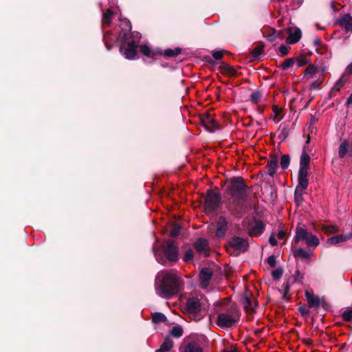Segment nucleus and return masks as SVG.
I'll use <instances>...</instances> for the list:
<instances>
[{"mask_svg": "<svg viewBox=\"0 0 352 352\" xmlns=\"http://www.w3.org/2000/svg\"><path fill=\"white\" fill-rule=\"evenodd\" d=\"M113 12L111 9H108L107 12L103 14L102 22L103 23H106L109 25L111 21V18L113 16Z\"/></svg>", "mask_w": 352, "mask_h": 352, "instance_id": "nucleus-36", "label": "nucleus"}, {"mask_svg": "<svg viewBox=\"0 0 352 352\" xmlns=\"http://www.w3.org/2000/svg\"><path fill=\"white\" fill-rule=\"evenodd\" d=\"M322 231L326 234L336 233L339 231V228L336 225H323L322 226Z\"/></svg>", "mask_w": 352, "mask_h": 352, "instance_id": "nucleus-30", "label": "nucleus"}, {"mask_svg": "<svg viewBox=\"0 0 352 352\" xmlns=\"http://www.w3.org/2000/svg\"><path fill=\"white\" fill-rule=\"evenodd\" d=\"M201 304L197 296L190 297L186 304L185 312L192 320L199 321L203 318Z\"/></svg>", "mask_w": 352, "mask_h": 352, "instance_id": "nucleus-5", "label": "nucleus"}, {"mask_svg": "<svg viewBox=\"0 0 352 352\" xmlns=\"http://www.w3.org/2000/svg\"><path fill=\"white\" fill-rule=\"evenodd\" d=\"M308 246L316 247L319 245V239L312 234H309L305 240Z\"/></svg>", "mask_w": 352, "mask_h": 352, "instance_id": "nucleus-29", "label": "nucleus"}, {"mask_svg": "<svg viewBox=\"0 0 352 352\" xmlns=\"http://www.w3.org/2000/svg\"><path fill=\"white\" fill-rule=\"evenodd\" d=\"M200 121L204 127L210 132L220 129V125L212 113H204L200 116Z\"/></svg>", "mask_w": 352, "mask_h": 352, "instance_id": "nucleus-7", "label": "nucleus"}, {"mask_svg": "<svg viewBox=\"0 0 352 352\" xmlns=\"http://www.w3.org/2000/svg\"><path fill=\"white\" fill-rule=\"evenodd\" d=\"M267 263L270 267H274L276 265V257L274 255L269 256Z\"/></svg>", "mask_w": 352, "mask_h": 352, "instance_id": "nucleus-51", "label": "nucleus"}, {"mask_svg": "<svg viewBox=\"0 0 352 352\" xmlns=\"http://www.w3.org/2000/svg\"><path fill=\"white\" fill-rule=\"evenodd\" d=\"M184 352H203V350L197 342L192 341L185 345Z\"/></svg>", "mask_w": 352, "mask_h": 352, "instance_id": "nucleus-24", "label": "nucleus"}, {"mask_svg": "<svg viewBox=\"0 0 352 352\" xmlns=\"http://www.w3.org/2000/svg\"><path fill=\"white\" fill-rule=\"evenodd\" d=\"M106 46L107 47L108 50H111V45H110L109 44H108L107 43H106Z\"/></svg>", "mask_w": 352, "mask_h": 352, "instance_id": "nucleus-61", "label": "nucleus"}, {"mask_svg": "<svg viewBox=\"0 0 352 352\" xmlns=\"http://www.w3.org/2000/svg\"><path fill=\"white\" fill-rule=\"evenodd\" d=\"M310 163V157L307 153L304 151L301 156L300 160V172H308L309 166Z\"/></svg>", "mask_w": 352, "mask_h": 352, "instance_id": "nucleus-20", "label": "nucleus"}, {"mask_svg": "<svg viewBox=\"0 0 352 352\" xmlns=\"http://www.w3.org/2000/svg\"><path fill=\"white\" fill-rule=\"evenodd\" d=\"M305 297L309 307L318 309L320 307H324L327 305L324 298L315 296L309 291L305 292Z\"/></svg>", "mask_w": 352, "mask_h": 352, "instance_id": "nucleus-9", "label": "nucleus"}, {"mask_svg": "<svg viewBox=\"0 0 352 352\" xmlns=\"http://www.w3.org/2000/svg\"><path fill=\"white\" fill-rule=\"evenodd\" d=\"M349 147V142L346 140H344L339 146L338 150V155L340 158H343L347 151Z\"/></svg>", "mask_w": 352, "mask_h": 352, "instance_id": "nucleus-33", "label": "nucleus"}, {"mask_svg": "<svg viewBox=\"0 0 352 352\" xmlns=\"http://www.w3.org/2000/svg\"><path fill=\"white\" fill-rule=\"evenodd\" d=\"M344 81L342 79L338 80L334 85V86L332 88L333 91H339L340 89L344 86Z\"/></svg>", "mask_w": 352, "mask_h": 352, "instance_id": "nucleus-43", "label": "nucleus"}, {"mask_svg": "<svg viewBox=\"0 0 352 352\" xmlns=\"http://www.w3.org/2000/svg\"><path fill=\"white\" fill-rule=\"evenodd\" d=\"M352 237V233L349 232L347 234H338L327 239V242L330 245H337L338 243L345 242Z\"/></svg>", "mask_w": 352, "mask_h": 352, "instance_id": "nucleus-16", "label": "nucleus"}, {"mask_svg": "<svg viewBox=\"0 0 352 352\" xmlns=\"http://www.w3.org/2000/svg\"><path fill=\"white\" fill-rule=\"evenodd\" d=\"M318 72V69L317 67L310 65L304 72V78L307 80H309L313 78V76Z\"/></svg>", "mask_w": 352, "mask_h": 352, "instance_id": "nucleus-28", "label": "nucleus"}, {"mask_svg": "<svg viewBox=\"0 0 352 352\" xmlns=\"http://www.w3.org/2000/svg\"><path fill=\"white\" fill-rule=\"evenodd\" d=\"M261 97V95L259 92H258V91L254 92L251 94V101L254 104H256L259 102Z\"/></svg>", "mask_w": 352, "mask_h": 352, "instance_id": "nucleus-45", "label": "nucleus"}, {"mask_svg": "<svg viewBox=\"0 0 352 352\" xmlns=\"http://www.w3.org/2000/svg\"><path fill=\"white\" fill-rule=\"evenodd\" d=\"M221 197L217 192L210 190L205 198L204 208L207 212H212L217 210L219 205Z\"/></svg>", "mask_w": 352, "mask_h": 352, "instance_id": "nucleus-6", "label": "nucleus"}, {"mask_svg": "<svg viewBox=\"0 0 352 352\" xmlns=\"http://www.w3.org/2000/svg\"><path fill=\"white\" fill-rule=\"evenodd\" d=\"M310 233L302 227H298L296 230V236L294 237V242L298 243L300 240H305Z\"/></svg>", "mask_w": 352, "mask_h": 352, "instance_id": "nucleus-22", "label": "nucleus"}, {"mask_svg": "<svg viewBox=\"0 0 352 352\" xmlns=\"http://www.w3.org/2000/svg\"><path fill=\"white\" fill-rule=\"evenodd\" d=\"M180 232V227L177 224H174L173 229L170 231V236L175 237L179 235Z\"/></svg>", "mask_w": 352, "mask_h": 352, "instance_id": "nucleus-46", "label": "nucleus"}, {"mask_svg": "<svg viewBox=\"0 0 352 352\" xmlns=\"http://www.w3.org/2000/svg\"><path fill=\"white\" fill-rule=\"evenodd\" d=\"M246 188L247 186L245 184L242 177H233L230 179L227 192L234 200L238 201H244L246 197Z\"/></svg>", "mask_w": 352, "mask_h": 352, "instance_id": "nucleus-4", "label": "nucleus"}, {"mask_svg": "<svg viewBox=\"0 0 352 352\" xmlns=\"http://www.w3.org/2000/svg\"><path fill=\"white\" fill-rule=\"evenodd\" d=\"M197 251L205 256L209 255V245L206 240L199 238L195 243Z\"/></svg>", "mask_w": 352, "mask_h": 352, "instance_id": "nucleus-15", "label": "nucleus"}, {"mask_svg": "<svg viewBox=\"0 0 352 352\" xmlns=\"http://www.w3.org/2000/svg\"><path fill=\"white\" fill-rule=\"evenodd\" d=\"M294 256L306 259V258H309V254L307 251H305L302 249H298L295 252Z\"/></svg>", "mask_w": 352, "mask_h": 352, "instance_id": "nucleus-39", "label": "nucleus"}, {"mask_svg": "<svg viewBox=\"0 0 352 352\" xmlns=\"http://www.w3.org/2000/svg\"><path fill=\"white\" fill-rule=\"evenodd\" d=\"M331 8L334 11H337V8L335 7V5L333 3H331Z\"/></svg>", "mask_w": 352, "mask_h": 352, "instance_id": "nucleus-60", "label": "nucleus"}, {"mask_svg": "<svg viewBox=\"0 0 352 352\" xmlns=\"http://www.w3.org/2000/svg\"><path fill=\"white\" fill-rule=\"evenodd\" d=\"M296 62L298 67H302L307 65L309 63V59L303 56H300L296 58Z\"/></svg>", "mask_w": 352, "mask_h": 352, "instance_id": "nucleus-42", "label": "nucleus"}, {"mask_svg": "<svg viewBox=\"0 0 352 352\" xmlns=\"http://www.w3.org/2000/svg\"><path fill=\"white\" fill-rule=\"evenodd\" d=\"M244 309L247 313L251 314L254 311L257 307V301L254 296H245L243 300Z\"/></svg>", "mask_w": 352, "mask_h": 352, "instance_id": "nucleus-17", "label": "nucleus"}, {"mask_svg": "<svg viewBox=\"0 0 352 352\" xmlns=\"http://www.w3.org/2000/svg\"><path fill=\"white\" fill-rule=\"evenodd\" d=\"M290 163V157L289 155H283L280 159V166L283 169L288 168Z\"/></svg>", "mask_w": 352, "mask_h": 352, "instance_id": "nucleus-37", "label": "nucleus"}, {"mask_svg": "<svg viewBox=\"0 0 352 352\" xmlns=\"http://www.w3.org/2000/svg\"><path fill=\"white\" fill-rule=\"evenodd\" d=\"M155 255L156 258L157 259V261H158L160 263H162V264H164V263H165V260H164V259H163L162 258H160L159 257V255H158V254H157V252H155Z\"/></svg>", "mask_w": 352, "mask_h": 352, "instance_id": "nucleus-58", "label": "nucleus"}, {"mask_svg": "<svg viewBox=\"0 0 352 352\" xmlns=\"http://www.w3.org/2000/svg\"><path fill=\"white\" fill-rule=\"evenodd\" d=\"M346 73L348 74H352V62L347 66Z\"/></svg>", "mask_w": 352, "mask_h": 352, "instance_id": "nucleus-56", "label": "nucleus"}, {"mask_svg": "<svg viewBox=\"0 0 352 352\" xmlns=\"http://www.w3.org/2000/svg\"><path fill=\"white\" fill-rule=\"evenodd\" d=\"M227 230V222L224 217H219L217 221V228L216 235L219 238H223L225 236L226 231Z\"/></svg>", "mask_w": 352, "mask_h": 352, "instance_id": "nucleus-19", "label": "nucleus"}, {"mask_svg": "<svg viewBox=\"0 0 352 352\" xmlns=\"http://www.w3.org/2000/svg\"><path fill=\"white\" fill-rule=\"evenodd\" d=\"M264 228L265 225L262 221L254 219L248 224V234L250 236H258L263 232Z\"/></svg>", "mask_w": 352, "mask_h": 352, "instance_id": "nucleus-10", "label": "nucleus"}, {"mask_svg": "<svg viewBox=\"0 0 352 352\" xmlns=\"http://www.w3.org/2000/svg\"><path fill=\"white\" fill-rule=\"evenodd\" d=\"M280 32H274L273 34L270 36V41H274L276 38L280 37Z\"/></svg>", "mask_w": 352, "mask_h": 352, "instance_id": "nucleus-52", "label": "nucleus"}, {"mask_svg": "<svg viewBox=\"0 0 352 352\" xmlns=\"http://www.w3.org/2000/svg\"><path fill=\"white\" fill-rule=\"evenodd\" d=\"M117 40L124 43L120 47V52L129 60L137 58V47L141 38V34L138 32H131V25L126 19H120V24L115 28Z\"/></svg>", "mask_w": 352, "mask_h": 352, "instance_id": "nucleus-1", "label": "nucleus"}, {"mask_svg": "<svg viewBox=\"0 0 352 352\" xmlns=\"http://www.w3.org/2000/svg\"><path fill=\"white\" fill-rule=\"evenodd\" d=\"M215 313L218 315L217 324L221 328H230L240 319L238 308L228 299H224L215 305Z\"/></svg>", "mask_w": 352, "mask_h": 352, "instance_id": "nucleus-3", "label": "nucleus"}, {"mask_svg": "<svg viewBox=\"0 0 352 352\" xmlns=\"http://www.w3.org/2000/svg\"><path fill=\"white\" fill-rule=\"evenodd\" d=\"M193 257H194V253H193L192 250H188L185 253L183 259L185 262H189L192 260Z\"/></svg>", "mask_w": 352, "mask_h": 352, "instance_id": "nucleus-44", "label": "nucleus"}, {"mask_svg": "<svg viewBox=\"0 0 352 352\" xmlns=\"http://www.w3.org/2000/svg\"><path fill=\"white\" fill-rule=\"evenodd\" d=\"M173 346V342L170 338H166L160 348L156 352H168Z\"/></svg>", "mask_w": 352, "mask_h": 352, "instance_id": "nucleus-26", "label": "nucleus"}, {"mask_svg": "<svg viewBox=\"0 0 352 352\" xmlns=\"http://www.w3.org/2000/svg\"><path fill=\"white\" fill-rule=\"evenodd\" d=\"M303 342L306 345H311L313 342L312 340L309 338L303 339Z\"/></svg>", "mask_w": 352, "mask_h": 352, "instance_id": "nucleus-57", "label": "nucleus"}, {"mask_svg": "<svg viewBox=\"0 0 352 352\" xmlns=\"http://www.w3.org/2000/svg\"><path fill=\"white\" fill-rule=\"evenodd\" d=\"M308 172H300L298 175V185L295 190V195L299 194L301 195L303 192L307 188L309 182L307 179Z\"/></svg>", "mask_w": 352, "mask_h": 352, "instance_id": "nucleus-11", "label": "nucleus"}, {"mask_svg": "<svg viewBox=\"0 0 352 352\" xmlns=\"http://www.w3.org/2000/svg\"><path fill=\"white\" fill-rule=\"evenodd\" d=\"M323 82V78H318L316 80L314 81L310 85V88L311 89H316Z\"/></svg>", "mask_w": 352, "mask_h": 352, "instance_id": "nucleus-47", "label": "nucleus"}, {"mask_svg": "<svg viewBox=\"0 0 352 352\" xmlns=\"http://www.w3.org/2000/svg\"><path fill=\"white\" fill-rule=\"evenodd\" d=\"M340 25L347 31L352 30V16L347 14L341 16L339 19Z\"/></svg>", "mask_w": 352, "mask_h": 352, "instance_id": "nucleus-21", "label": "nucleus"}, {"mask_svg": "<svg viewBox=\"0 0 352 352\" xmlns=\"http://www.w3.org/2000/svg\"><path fill=\"white\" fill-rule=\"evenodd\" d=\"M272 111H273V115L272 116L271 119L274 122H280L283 118V116H280V114L282 112V109L278 107L277 105H273Z\"/></svg>", "mask_w": 352, "mask_h": 352, "instance_id": "nucleus-27", "label": "nucleus"}, {"mask_svg": "<svg viewBox=\"0 0 352 352\" xmlns=\"http://www.w3.org/2000/svg\"><path fill=\"white\" fill-rule=\"evenodd\" d=\"M269 242L272 245V246H274L277 244V241H276V238L272 235L270 239H269Z\"/></svg>", "mask_w": 352, "mask_h": 352, "instance_id": "nucleus-53", "label": "nucleus"}, {"mask_svg": "<svg viewBox=\"0 0 352 352\" xmlns=\"http://www.w3.org/2000/svg\"><path fill=\"white\" fill-rule=\"evenodd\" d=\"M157 280L160 282L156 288L158 295L164 298H170L181 289L182 281L173 272L162 271L158 273Z\"/></svg>", "mask_w": 352, "mask_h": 352, "instance_id": "nucleus-2", "label": "nucleus"}, {"mask_svg": "<svg viewBox=\"0 0 352 352\" xmlns=\"http://www.w3.org/2000/svg\"><path fill=\"white\" fill-rule=\"evenodd\" d=\"M224 51L217 50L212 52V57L216 60H219L222 58Z\"/></svg>", "mask_w": 352, "mask_h": 352, "instance_id": "nucleus-50", "label": "nucleus"}, {"mask_svg": "<svg viewBox=\"0 0 352 352\" xmlns=\"http://www.w3.org/2000/svg\"><path fill=\"white\" fill-rule=\"evenodd\" d=\"M343 320L350 322L352 320V307H347L342 314Z\"/></svg>", "mask_w": 352, "mask_h": 352, "instance_id": "nucleus-34", "label": "nucleus"}, {"mask_svg": "<svg viewBox=\"0 0 352 352\" xmlns=\"http://www.w3.org/2000/svg\"><path fill=\"white\" fill-rule=\"evenodd\" d=\"M314 44L315 46L318 47V46L321 45L322 41H321V40L320 38H316L314 40Z\"/></svg>", "mask_w": 352, "mask_h": 352, "instance_id": "nucleus-55", "label": "nucleus"}, {"mask_svg": "<svg viewBox=\"0 0 352 352\" xmlns=\"http://www.w3.org/2000/svg\"><path fill=\"white\" fill-rule=\"evenodd\" d=\"M162 250L166 259L176 262L178 259V248L173 241L166 242L162 246Z\"/></svg>", "mask_w": 352, "mask_h": 352, "instance_id": "nucleus-8", "label": "nucleus"}, {"mask_svg": "<svg viewBox=\"0 0 352 352\" xmlns=\"http://www.w3.org/2000/svg\"><path fill=\"white\" fill-rule=\"evenodd\" d=\"M283 270L280 268H277L272 272V276L274 280H278L283 275Z\"/></svg>", "mask_w": 352, "mask_h": 352, "instance_id": "nucleus-41", "label": "nucleus"}, {"mask_svg": "<svg viewBox=\"0 0 352 352\" xmlns=\"http://www.w3.org/2000/svg\"><path fill=\"white\" fill-rule=\"evenodd\" d=\"M220 69L221 73L224 75L231 77L236 76L237 75L236 69L227 63H222Z\"/></svg>", "mask_w": 352, "mask_h": 352, "instance_id": "nucleus-23", "label": "nucleus"}, {"mask_svg": "<svg viewBox=\"0 0 352 352\" xmlns=\"http://www.w3.org/2000/svg\"><path fill=\"white\" fill-rule=\"evenodd\" d=\"M287 32L288 34V36L286 38V42L289 45L298 43L301 38V30L297 27H289L287 29Z\"/></svg>", "mask_w": 352, "mask_h": 352, "instance_id": "nucleus-12", "label": "nucleus"}, {"mask_svg": "<svg viewBox=\"0 0 352 352\" xmlns=\"http://www.w3.org/2000/svg\"><path fill=\"white\" fill-rule=\"evenodd\" d=\"M294 58H287L283 63H282V68L283 69H288L291 67H292L294 64Z\"/></svg>", "mask_w": 352, "mask_h": 352, "instance_id": "nucleus-40", "label": "nucleus"}, {"mask_svg": "<svg viewBox=\"0 0 352 352\" xmlns=\"http://www.w3.org/2000/svg\"><path fill=\"white\" fill-rule=\"evenodd\" d=\"M285 236V232L283 230L278 231V232L277 234L278 239H284Z\"/></svg>", "mask_w": 352, "mask_h": 352, "instance_id": "nucleus-54", "label": "nucleus"}, {"mask_svg": "<svg viewBox=\"0 0 352 352\" xmlns=\"http://www.w3.org/2000/svg\"><path fill=\"white\" fill-rule=\"evenodd\" d=\"M140 52L144 56L153 60L162 56L163 54L161 50L152 49L147 45H141L140 46Z\"/></svg>", "mask_w": 352, "mask_h": 352, "instance_id": "nucleus-13", "label": "nucleus"}, {"mask_svg": "<svg viewBox=\"0 0 352 352\" xmlns=\"http://www.w3.org/2000/svg\"><path fill=\"white\" fill-rule=\"evenodd\" d=\"M278 167V157H272L269 160L267 164V169H268V174L273 177L274 175L276 172V169Z\"/></svg>", "mask_w": 352, "mask_h": 352, "instance_id": "nucleus-25", "label": "nucleus"}, {"mask_svg": "<svg viewBox=\"0 0 352 352\" xmlns=\"http://www.w3.org/2000/svg\"><path fill=\"white\" fill-rule=\"evenodd\" d=\"M351 103H352V92H351V94L350 95L349 98L347 99L346 104L349 105Z\"/></svg>", "mask_w": 352, "mask_h": 352, "instance_id": "nucleus-59", "label": "nucleus"}, {"mask_svg": "<svg viewBox=\"0 0 352 352\" xmlns=\"http://www.w3.org/2000/svg\"><path fill=\"white\" fill-rule=\"evenodd\" d=\"M298 311L302 316H307L309 314V310L305 305H302L298 307Z\"/></svg>", "mask_w": 352, "mask_h": 352, "instance_id": "nucleus-49", "label": "nucleus"}, {"mask_svg": "<svg viewBox=\"0 0 352 352\" xmlns=\"http://www.w3.org/2000/svg\"><path fill=\"white\" fill-rule=\"evenodd\" d=\"M211 277L212 272L209 268H204L201 270L199 278L202 287L206 288L208 286Z\"/></svg>", "mask_w": 352, "mask_h": 352, "instance_id": "nucleus-18", "label": "nucleus"}, {"mask_svg": "<svg viewBox=\"0 0 352 352\" xmlns=\"http://www.w3.org/2000/svg\"><path fill=\"white\" fill-rule=\"evenodd\" d=\"M289 47L286 45H282L278 47V52L281 56L287 55L289 52Z\"/></svg>", "mask_w": 352, "mask_h": 352, "instance_id": "nucleus-48", "label": "nucleus"}, {"mask_svg": "<svg viewBox=\"0 0 352 352\" xmlns=\"http://www.w3.org/2000/svg\"><path fill=\"white\" fill-rule=\"evenodd\" d=\"M230 245L234 250H240L242 252L246 251L249 246L247 240L239 236H235L232 238V240L230 241Z\"/></svg>", "mask_w": 352, "mask_h": 352, "instance_id": "nucleus-14", "label": "nucleus"}, {"mask_svg": "<svg viewBox=\"0 0 352 352\" xmlns=\"http://www.w3.org/2000/svg\"><path fill=\"white\" fill-rule=\"evenodd\" d=\"M183 329L180 326L174 327L171 331L170 334L175 338H180L183 335Z\"/></svg>", "mask_w": 352, "mask_h": 352, "instance_id": "nucleus-35", "label": "nucleus"}, {"mask_svg": "<svg viewBox=\"0 0 352 352\" xmlns=\"http://www.w3.org/2000/svg\"><path fill=\"white\" fill-rule=\"evenodd\" d=\"M263 52V46L258 45L254 47L252 51V55L253 58H256Z\"/></svg>", "mask_w": 352, "mask_h": 352, "instance_id": "nucleus-38", "label": "nucleus"}, {"mask_svg": "<svg viewBox=\"0 0 352 352\" xmlns=\"http://www.w3.org/2000/svg\"><path fill=\"white\" fill-rule=\"evenodd\" d=\"M182 50L179 47H176L175 49H167L164 50V55L166 57H174L180 54Z\"/></svg>", "mask_w": 352, "mask_h": 352, "instance_id": "nucleus-32", "label": "nucleus"}, {"mask_svg": "<svg viewBox=\"0 0 352 352\" xmlns=\"http://www.w3.org/2000/svg\"><path fill=\"white\" fill-rule=\"evenodd\" d=\"M152 321L154 323H160L166 321V317L162 313L155 312L152 314Z\"/></svg>", "mask_w": 352, "mask_h": 352, "instance_id": "nucleus-31", "label": "nucleus"}]
</instances>
